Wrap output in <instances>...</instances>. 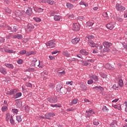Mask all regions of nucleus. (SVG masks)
Listing matches in <instances>:
<instances>
[{
    "label": "nucleus",
    "mask_w": 127,
    "mask_h": 127,
    "mask_svg": "<svg viewBox=\"0 0 127 127\" xmlns=\"http://www.w3.org/2000/svg\"><path fill=\"white\" fill-rule=\"evenodd\" d=\"M56 90L61 95H65L67 93V90L65 87H63V84L59 83L56 87Z\"/></svg>",
    "instance_id": "1"
},
{
    "label": "nucleus",
    "mask_w": 127,
    "mask_h": 127,
    "mask_svg": "<svg viewBox=\"0 0 127 127\" xmlns=\"http://www.w3.org/2000/svg\"><path fill=\"white\" fill-rule=\"evenodd\" d=\"M104 48H103V52L105 53L106 52H110L111 51V46L112 43L108 42H104L103 43Z\"/></svg>",
    "instance_id": "2"
},
{
    "label": "nucleus",
    "mask_w": 127,
    "mask_h": 127,
    "mask_svg": "<svg viewBox=\"0 0 127 127\" xmlns=\"http://www.w3.org/2000/svg\"><path fill=\"white\" fill-rule=\"evenodd\" d=\"M32 65L34 67H39V68H42V67H43V65L40 64L39 61H38L36 58L33 59L32 61Z\"/></svg>",
    "instance_id": "3"
},
{
    "label": "nucleus",
    "mask_w": 127,
    "mask_h": 127,
    "mask_svg": "<svg viewBox=\"0 0 127 127\" xmlns=\"http://www.w3.org/2000/svg\"><path fill=\"white\" fill-rule=\"evenodd\" d=\"M72 30L74 31H79L80 30V24L79 23H75L72 25Z\"/></svg>",
    "instance_id": "4"
},
{
    "label": "nucleus",
    "mask_w": 127,
    "mask_h": 127,
    "mask_svg": "<svg viewBox=\"0 0 127 127\" xmlns=\"http://www.w3.org/2000/svg\"><path fill=\"white\" fill-rule=\"evenodd\" d=\"M116 9L118 11H123L124 10H126V7L119 3L116 4Z\"/></svg>",
    "instance_id": "5"
},
{
    "label": "nucleus",
    "mask_w": 127,
    "mask_h": 127,
    "mask_svg": "<svg viewBox=\"0 0 127 127\" xmlns=\"http://www.w3.org/2000/svg\"><path fill=\"white\" fill-rule=\"evenodd\" d=\"M15 16L16 17H19L20 18L21 17H22V15H23V11L17 10L14 12Z\"/></svg>",
    "instance_id": "6"
},
{
    "label": "nucleus",
    "mask_w": 127,
    "mask_h": 127,
    "mask_svg": "<svg viewBox=\"0 0 127 127\" xmlns=\"http://www.w3.org/2000/svg\"><path fill=\"white\" fill-rule=\"evenodd\" d=\"M46 45V46H49L50 47H51V48H53L55 47V45H56L54 41H50L48 43H47Z\"/></svg>",
    "instance_id": "7"
},
{
    "label": "nucleus",
    "mask_w": 127,
    "mask_h": 127,
    "mask_svg": "<svg viewBox=\"0 0 127 127\" xmlns=\"http://www.w3.org/2000/svg\"><path fill=\"white\" fill-rule=\"evenodd\" d=\"M34 29V26L31 24H28L27 28L26 29L27 32H30L32 30Z\"/></svg>",
    "instance_id": "8"
},
{
    "label": "nucleus",
    "mask_w": 127,
    "mask_h": 127,
    "mask_svg": "<svg viewBox=\"0 0 127 127\" xmlns=\"http://www.w3.org/2000/svg\"><path fill=\"white\" fill-rule=\"evenodd\" d=\"M107 28L108 29H110V30H112V29H113L114 27H115V22H112L109 24H107L106 25Z\"/></svg>",
    "instance_id": "9"
},
{
    "label": "nucleus",
    "mask_w": 127,
    "mask_h": 127,
    "mask_svg": "<svg viewBox=\"0 0 127 127\" xmlns=\"http://www.w3.org/2000/svg\"><path fill=\"white\" fill-rule=\"evenodd\" d=\"M48 101L50 103H57V98L56 97H49L48 98Z\"/></svg>",
    "instance_id": "10"
},
{
    "label": "nucleus",
    "mask_w": 127,
    "mask_h": 127,
    "mask_svg": "<svg viewBox=\"0 0 127 127\" xmlns=\"http://www.w3.org/2000/svg\"><path fill=\"white\" fill-rule=\"evenodd\" d=\"M45 119H47V120H50L51 118H53V117H55V114L50 113L45 115Z\"/></svg>",
    "instance_id": "11"
},
{
    "label": "nucleus",
    "mask_w": 127,
    "mask_h": 127,
    "mask_svg": "<svg viewBox=\"0 0 127 127\" xmlns=\"http://www.w3.org/2000/svg\"><path fill=\"white\" fill-rule=\"evenodd\" d=\"M88 44L91 47H98L97 45L94 43V41L89 40Z\"/></svg>",
    "instance_id": "12"
},
{
    "label": "nucleus",
    "mask_w": 127,
    "mask_h": 127,
    "mask_svg": "<svg viewBox=\"0 0 127 127\" xmlns=\"http://www.w3.org/2000/svg\"><path fill=\"white\" fill-rule=\"evenodd\" d=\"M94 114H95V112L93 111V110L86 111V116H87V117H91V116L94 115Z\"/></svg>",
    "instance_id": "13"
},
{
    "label": "nucleus",
    "mask_w": 127,
    "mask_h": 127,
    "mask_svg": "<svg viewBox=\"0 0 127 127\" xmlns=\"http://www.w3.org/2000/svg\"><path fill=\"white\" fill-rule=\"evenodd\" d=\"M80 41V38H75L71 40L72 44H77Z\"/></svg>",
    "instance_id": "14"
},
{
    "label": "nucleus",
    "mask_w": 127,
    "mask_h": 127,
    "mask_svg": "<svg viewBox=\"0 0 127 127\" xmlns=\"http://www.w3.org/2000/svg\"><path fill=\"white\" fill-rule=\"evenodd\" d=\"M105 67L106 69H108L109 70H115V67L112 66V65L109 64H105Z\"/></svg>",
    "instance_id": "15"
},
{
    "label": "nucleus",
    "mask_w": 127,
    "mask_h": 127,
    "mask_svg": "<svg viewBox=\"0 0 127 127\" xmlns=\"http://www.w3.org/2000/svg\"><path fill=\"white\" fill-rule=\"evenodd\" d=\"M80 87L82 91L87 90V86H86V84H85L84 83L81 82Z\"/></svg>",
    "instance_id": "16"
},
{
    "label": "nucleus",
    "mask_w": 127,
    "mask_h": 127,
    "mask_svg": "<svg viewBox=\"0 0 127 127\" xmlns=\"http://www.w3.org/2000/svg\"><path fill=\"white\" fill-rule=\"evenodd\" d=\"M16 92H17V90L14 89L10 90V91L7 92V94L8 95H14Z\"/></svg>",
    "instance_id": "17"
},
{
    "label": "nucleus",
    "mask_w": 127,
    "mask_h": 127,
    "mask_svg": "<svg viewBox=\"0 0 127 127\" xmlns=\"http://www.w3.org/2000/svg\"><path fill=\"white\" fill-rule=\"evenodd\" d=\"M0 72L3 74V75H6V74H7V72H6V69L3 67L0 68Z\"/></svg>",
    "instance_id": "18"
},
{
    "label": "nucleus",
    "mask_w": 127,
    "mask_h": 127,
    "mask_svg": "<svg viewBox=\"0 0 127 127\" xmlns=\"http://www.w3.org/2000/svg\"><path fill=\"white\" fill-rule=\"evenodd\" d=\"M81 65L83 66H91V64L87 62H84L83 61H80Z\"/></svg>",
    "instance_id": "19"
},
{
    "label": "nucleus",
    "mask_w": 127,
    "mask_h": 127,
    "mask_svg": "<svg viewBox=\"0 0 127 127\" xmlns=\"http://www.w3.org/2000/svg\"><path fill=\"white\" fill-rule=\"evenodd\" d=\"M26 13L28 15H31L32 14V8L29 7L26 10Z\"/></svg>",
    "instance_id": "20"
},
{
    "label": "nucleus",
    "mask_w": 127,
    "mask_h": 127,
    "mask_svg": "<svg viewBox=\"0 0 127 127\" xmlns=\"http://www.w3.org/2000/svg\"><path fill=\"white\" fill-rule=\"evenodd\" d=\"M66 7H67V8H69V9H72V8L74 7V5L69 2H67Z\"/></svg>",
    "instance_id": "21"
},
{
    "label": "nucleus",
    "mask_w": 127,
    "mask_h": 127,
    "mask_svg": "<svg viewBox=\"0 0 127 127\" xmlns=\"http://www.w3.org/2000/svg\"><path fill=\"white\" fill-rule=\"evenodd\" d=\"M112 107H113V108L116 110H119V111H121L122 110V106L120 104L112 106Z\"/></svg>",
    "instance_id": "22"
},
{
    "label": "nucleus",
    "mask_w": 127,
    "mask_h": 127,
    "mask_svg": "<svg viewBox=\"0 0 127 127\" xmlns=\"http://www.w3.org/2000/svg\"><path fill=\"white\" fill-rule=\"evenodd\" d=\"M61 18V16L57 15H55L54 17V20L55 21H59Z\"/></svg>",
    "instance_id": "23"
},
{
    "label": "nucleus",
    "mask_w": 127,
    "mask_h": 127,
    "mask_svg": "<svg viewBox=\"0 0 127 127\" xmlns=\"http://www.w3.org/2000/svg\"><path fill=\"white\" fill-rule=\"evenodd\" d=\"M4 51L6 52V53H15V51H13L12 50H9L8 48H5Z\"/></svg>",
    "instance_id": "24"
},
{
    "label": "nucleus",
    "mask_w": 127,
    "mask_h": 127,
    "mask_svg": "<svg viewBox=\"0 0 127 127\" xmlns=\"http://www.w3.org/2000/svg\"><path fill=\"white\" fill-rule=\"evenodd\" d=\"M78 103V99H74L72 101H71L70 103V106H73V105H76Z\"/></svg>",
    "instance_id": "25"
},
{
    "label": "nucleus",
    "mask_w": 127,
    "mask_h": 127,
    "mask_svg": "<svg viewBox=\"0 0 127 127\" xmlns=\"http://www.w3.org/2000/svg\"><path fill=\"white\" fill-rule=\"evenodd\" d=\"M4 65L7 67V68H9L10 69H13V65L10 64H5Z\"/></svg>",
    "instance_id": "26"
},
{
    "label": "nucleus",
    "mask_w": 127,
    "mask_h": 127,
    "mask_svg": "<svg viewBox=\"0 0 127 127\" xmlns=\"http://www.w3.org/2000/svg\"><path fill=\"white\" fill-rule=\"evenodd\" d=\"M80 52L82 55H88L89 53L86 51V50L84 49H82L80 51Z\"/></svg>",
    "instance_id": "27"
},
{
    "label": "nucleus",
    "mask_w": 127,
    "mask_h": 127,
    "mask_svg": "<svg viewBox=\"0 0 127 127\" xmlns=\"http://www.w3.org/2000/svg\"><path fill=\"white\" fill-rule=\"evenodd\" d=\"M47 3L51 5L56 4V2L53 0H47Z\"/></svg>",
    "instance_id": "28"
},
{
    "label": "nucleus",
    "mask_w": 127,
    "mask_h": 127,
    "mask_svg": "<svg viewBox=\"0 0 127 127\" xmlns=\"http://www.w3.org/2000/svg\"><path fill=\"white\" fill-rule=\"evenodd\" d=\"M13 38H17V39H22V35L20 34H17L13 36Z\"/></svg>",
    "instance_id": "29"
},
{
    "label": "nucleus",
    "mask_w": 127,
    "mask_h": 127,
    "mask_svg": "<svg viewBox=\"0 0 127 127\" xmlns=\"http://www.w3.org/2000/svg\"><path fill=\"white\" fill-rule=\"evenodd\" d=\"M63 55H64L66 57H70V54L66 51L63 52Z\"/></svg>",
    "instance_id": "30"
},
{
    "label": "nucleus",
    "mask_w": 127,
    "mask_h": 127,
    "mask_svg": "<svg viewBox=\"0 0 127 127\" xmlns=\"http://www.w3.org/2000/svg\"><path fill=\"white\" fill-rule=\"evenodd\" d=\"M34 10L37 11V12H42L43 9L41 8H35Z\"/></svg>",
    "instance_id": "31"
},
{
    "label": "nucleus",
    "mask_w": 127,
    "mask_h": 127,
    "mask_svg": "<svg viewBox=\"0 0 127 127\" xmlns=\"http://www.w3.org/2000/svg\"><path fill=\"white\" fill-rule=\"evenodd\" d=\"M102 110L105 113H108L109 112V109H108V108L106 106L103 107Z\"/></svg>",
    "instance_id": "32"
},
{
    "label": "nucleus",
    "mask_w": 127,
    "mask_h": 127,
    "mask_svg": "<svg viewBox=\"0 0 127 127\" xmlns=\"http://www.w3.org/2000/svg\"><path fill=\"white\" fill-rule=\"evenodd\" d=\"M87 24L88 26H92V25L94 24V21L92 20L89 21L88 22H87Z\"/></svg>",
    "instance_id": "33"
},
{
    "label": "nucleus",
    "mask_w": 127,
    "mask_h": 127,
    "mask_svg": "<svg viewBox=\"0 0 127 127\" xmlns=\"http://www.w3.org/2000/svg\"><path fill=\"white\" fill-rule=\"evenodd\" d=\"M119 85L120 87H123L124 86V81L122 79H120L119 81Z\"/></svg>",
    "instance_id": "34"
},
{
    "label": "nucleus",
    "mask_w": 127,
    "mask_h": 127,
    "mask_svg": "<svg viewBox=\"0 0 127 127\" xmlns=\"http://www.w3.org/2000/svg\"><path fill=\"white\" fill-rule=\"evenodd\" d=\"M91 78L95 80V81H98L99 80V78H98V76L96 75H93L91 76Z\"/></svg>",
    "instance_id": "35"
},
{
    "label": "nucleus",
    "mask_w": 127,
    "mask_h": 127,
    "mask_svg": "<svg viewBox=\"0 0 127 127\" xmlns=\"http://www.w3.org/2000/svg\"><path fill=\"white\" fill-rule=\"evenodd\" d=\"M50 14L52 16H55V14H57V12L52 10L50 11Z\"/></svg>",
    "instance_id": "36"
},
{
    "label": "nucleus",
    "mask_w": 127,
    "mask_h": 127,
    "mask_svg": "<svg viewBox=\"0 0 127 127\" xmlns=\"http://www.w3.org/2000/svg\"><path fill=\"white\" fill-rule=\"evenodd\" d=\"M79 4H80V5H85V6H88L89 5V4H88V3H85V2L83 1H80L79 3Z\"/></svg>",
    "instance_id": "37"
},
{
    "label": "nucleus",
    "mask_w": 127,
    "mask_h": 127,
    "mask_svg": "<svg viewBox=\"0 0 127 127\" xmlns=\"http://www.w3.org/2000/svg\"><path fill=\"white\" fill-rule=\"evenodd\" d=\"M10 119H11V117H10V115L8 113L6 115V121L8 122V121H9V120H10Z\"/></svg>",
    "instance_id": "38"
},
{
    "label": "nucleus",
    "mask_w": 127,
    "mask_h": 127,
    "mask_svg": "<svg viewBox=\"0 0 127 127\" xmlns=\"http://www.w3.org/2000/svg\"><path fill=\"white\" fill-rule=\"evenodd\" d=\"M100 75L101 77H102V78H103V79H106V78L107 77V74L103 73V72H100Z\"/></svg>",
    "instance_id": "39"
},
{
    "label": "nucleus",
    "mask_w": 127,
    "mask_h": 127,
    "mask_svg": "<svg viewBox=\"0 0 127 127\" xmlns=\"http://www.w3.org/2000/svg\"><path fill=\"white\" fill-rule=\"evenodd\" d=\"M33 54H34V52L29 51L26 54V56H30V55H32Z\"/></svg>",
    "instance_id": "40"
},
{
    "label": "nucleus",
    "mask_w": 127,
    "mask_h": 127,
    "mask_svg": "<svg viewBox=\"0 0 127 127\" xmlns=\"http://www.w3.org/2000/svg\"><path fill=\"white\" fill-rule=\"evenodd\" d=\"M103 16H104L106 18H109V15H108V13L107 12H104L103 13Z\"/></svg>",
    "instance_id": "41"
},
{
    "label": "nucleus",
    "mask_w": 127,
    "mask_h": 127,
    "mask_svg": "<svg viewBox=\"0 0 127 127\" xmlns=\"http://www.w3.org/2000/svg\"><path fill=\"white\" fill-rule=\"evenodd\" d=\"M5 12H6L7 13L10 14V13H11V10H10V9H9V8H8V7H6V8L5 9Z\"/></svg>",
    "instance_id": "42"
},
{
    "label": "nucleus",
    "mask_w": 127,
    "mask_h": 127,
    "mask_svg": "<svg viewBox=\"0 0 127 127\" xmlns=\"http://www.w3.org/2000/svg\"><path fill=\"white\" fill-rule=\"evenodd\" d=\"M93 38H94V36L93 35L87 36L86 37L87 40H90V39H93Z\"/></svg>",
    "instance_id": "43"
},
{
    "label": "nucleus",
    "mask_w": 127,
    "mask_h": 127,
    "mask_svg": "<svg viewBox=\"0 0 127 127\" xmlns=\"http://www.w3.org/2000/svg\"><path fill=\"white\" fill-rule=\"evenodd\" d=\"M2 112H6L7 111V106H3L1 108Z\"/></svg>",
    "instance_id": "44"
},
{
    "label": "nucleus",
    "mask_w": 127,
    "mask_h": 127,
    "mask_svg": "<svg viewBox=\"0 0 127 127\" xmlns=\"http://www.w3.org/2000/svg\"><path fill=\"white\" fill-rule=\"evenodd\" d=\"M58 76H63V75H65V71H63L62 72H60L58 73Z\"/></svg>",
    "instance_id": "45"
},
{
    "label": "nucleus",
    "mask_w": 127,
    "mask_h": 127,
    "mask_svg": "<svg viewBox=\"0 0 127 127\" xmlns=\"http://www.w3.org/2000/svg\"><path fill=\"white\" fill-rule=\"evenodd\" d=\"M51 106L53 108H60V107H61V106L59 105H57V104H51Z\"/></svg>",
    "instance_id": "46"
},
{
    "label": "nucleus",
    "mask_w": 127,
    "mask_h": 127,
    "mask_svg": "<svg viewBox=\"0 0 127 127\" xmlns=\"http://www.w3.org/2000/svg\"><path fill=\"white\" fill-rule=\"evenodd\" d=\"M117 20H118L120 22H122L123 21V18L120 16H117Z\"/></svg>",
    "instance_id": "47"
},
{
    "label": "nucleus",
    "mask_w": 127,
    "mask_h": 127,
    "mask_svg": "<svg viewBox=\"0 0 127 127\" xmlns=\"http://www.w3.org/2000/svg\"><path fill=\"white\" fill-rule=\"evenodd\" d=\"M22 95V93L20 92L17 93L16 95H15V98H19V97H21Z\"/></svg>",
    "instance_id": "48"
},
{
    "label": "nucleus",
    "mask_w": 127,
    "mask_h": 127,
    "mask_svg": "<svg viewBox=\"0 0 127 127\" xmlns=\"http://www.w3.org/2000/svg\"><path fill=\"white\" fill-rule=\"evenodd\" d=\"M93 89H94V90L95 89L98 90V89H100V90H103V87H102V86H97L93 87Z\"/></svg>",
    "instance_id": "49"
},
{
    "label": "nucleus",
    "mask_w": 127,
    "mask_h": 127,
    "mask_svg": "<svg viewBox=\"0 0 127 127\" xmlns=\"http://www.w3.org/2000/svg\"><path fill=\"white\" fill-rule=\"evenodd\" d=\"M11 31L13 32H16V31H17V27L16 26H14L13 27V29L11 30Z\"/></svg>",
    "instance_id": "50"
},
{
    "label": "nucleus",
    "mask_w": 127,
    "mask_h": 127,
    "mask_svg": "<svg viewBox=\"0 0 127 127\" xmlns=\"http://www.w3.org/2000/svg\"><path fill=\"white\" fill-rule=\"evenodd\" d=\"M16 120L18 122H21V121H22V119H21V117L19 116H17L16 117Z\"/></svg>",
    "instance_id": "51"
},
{
    "label": "nucleus",
    "mask_w": 127,
    "mask_h": 127,
    "mask_svg": "<svg viewBox=\"0 0 127 127\" xmlns=\"http://www.w3.org/2000/svg\"><path fill=\"white\" fill-rule=\"evenodd\" d=\"M112 88H113V89H114L115 90H117V89H118V88H119V85H118V84H114L112 86Z\"/></svg>",
    "instance_id": "52"
},
{
    "label": "nucleus",
    "mask_w": 127,
    "mask_h": 127,
    "mask_svg": "<svg viewBox=\"0 0 127 127\" xmlns=\"http://www.w3.org/2000/svg\"><path fill=\"white\" fill-rule=\"evenodd\" d=\"M33 19H34L36 22H40V21H41V19L40 18H34Z\"/></svg>",
    "instance_id": "53"
},
{
    "label": "nucleus",
    "mask_w": 127,
    "mask_h": 127,
    "mask_svg": "<svg viewBox=\"0 0 127 127\" xmlns=\"http://www.w3.org/2000/svg\"><path fill=\"white\" fill-rule=\"evenodd\" d=\"M20 54L21 55H24V54H26V50H22L20 52Z\"/></svg>",
    "instance_id": "54"
},
{
    "label": "nucleus",
    "mask_w": 127,
    "mask_h": 127,
    "mask_svg": "<svg viewBox=\"0 0 127 127\" xmlns=\"http://www.w3.org/2000/svg\"><path fill=\"white\" fill-rule=\"evenodd\" d=\"M49 86L50 88H51V89H54V88H55V86H54V84L53 83H50Z\"/></svg>",
    "instance_id": "55"
},
{
    "label": "nucleus",
    "mask_w": 127,
    "mask_h": 127,
    "mask_svg": "<svg viewBox=\"0 0 127 127\" xmlns=\"http://www.w3.org/2000/svg\"><path fill=\"white\" fill-rule=\"evenodd\" d=\"M76 109L74 108H68L66 110V112H73Z\"/></svg>",
    "instance_id": "56"
},
{
    "label": "nucleus",
    "mask_w": 127,
    "mask_h": 127,
    "mask_svg": "<svg viewBox=\"0 0 127 127\" xmlns=\"http://www.w3.org/2000/svg\"><path fill=\"white\" fill-rule=\"evenodd\" d=\"M12 112L13 114H17V113H18V110L17 109H12Z\"/></svg>",
    "instance_id": "57"
},
{
    "label": "nucleus",
    "mask_w": 127,
    "mask_h": 127,
    "mask_svg": "<svg viewBox=\"0 0 127 127\" xmlns=\"http://www.w3.org/2000/svg\"><path fill=\"white\" fill-rule=\"evenodd\" d=\"M26 86L27 87H30V88H31V87H32V85L31 84V83H29V82H27L26 83Z\"/></svg>",
    "instance_id": "58"
},
{
    "label": "nucleus",
    "mask_w": 127,
    "mask_h": 127,
    "mask_svg": "<svg viewBox=\"0 0 127 127\" xmlns=\"http://www.w3.org/2000/svg\"><path fill=\"white\" fill-rule=\"evenodd\" d=\"M25 110H26V113L29 112V107L28 106L25 107Z\"/></svg>",
    "instance_id": "59"
},
{
    "label": "nucleus",
    "mask_w": 127,
    "mask_h": 127,
    "mask_svg": "<svg viewBox=\"0 0 127 127\" xmlns=\"http://www.w3.org/2000/svg\"><path fill=\"white\" fill-rule=\"evenodd\" d=\"M66 85H73V81H67L66 82Z\"/></svg>",
    "instance_id": "60"
},
{
    "label": "nucleus",
    "mask_w": 127,
    "mask_h": 127,
    "mask_svg": "<svg viewBox=\"0 0 127 127\" xmlns=\"http://www.w3.org/2000/svg\"><path fill=\"white\" fill-rule=\"evenodd\" d=\"M3 42H4V39L0 37V43H3Z\"/></svg>",
    "instance_id": "61"
},
{
    "label": "nucleus",
    "mask_w": 127,
    "mask_h": 127,
    "mask_svg": "<svg viewBox=\"0 0 127 127\" xmlns=\"http://www.w3.org/2000/svg\"><path fill=\"white\" fill-rule=\"evenodd\" d=\"M124 17L127 18V11H124Z\"/></svg>",
    "instance_id": "62"
},
{
    "label": "nucleus",
    "mask_w": 127,
    "mask_h": 127,
    "mask_svg": "<svg viewBox=\"0 0 127 127\" xmlns=\"http://www.w3.org/2000/svg\"><path fill=\"white\" fill-rule=\"evenodd\" d=\"M22 62H23V61L21 59L18 60L17 61L18 64H21L22 63Z\"/></svg>",
    "instance_id": "63"
},
{
    "label": "nucleus",
    "mask_w": 127,
    "mask_h": 127,
    "mask_svg": "<svg viewBox=\"0 0 127 127\" xmlns=\"http://www.w3.org/2000/svg\"><path fill=\"white\" fill-rule=\"evenodd\" d=\"M125 106H126V108H125V111H126L127 112V102H125L124 103Z\"/></svg>",
    "instance_id": "64"
}]
</instances>
